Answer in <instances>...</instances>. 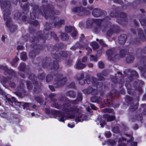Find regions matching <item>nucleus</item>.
I'll return each mask as SVG.
<instances>
[{
	"label": "nucleus",
	"mask_w": 146,
	"mask_h": 146,
	"mask_svg": "<svg viewBox=\"0 0 146 146\" xmlns=\"http://www.w3.org/2000/svg\"><path fill=\"white\" fill-rule=\"evenodd\" d=\"M52 26V24L51 23L46 22L44 26V34H42V31H38L36 33V34H38L37 36H34L32 37L30 40V42L32 44L30 46L34 49L31 50L29 53V58H34L39 54L41 50L46 47L43 44L45 42L48 35V33L45 35L44 34L45 31H48L51 29Z\"/></svg>",
	"instance_id": "1"
},
{
	"label": "nucleus",
	"mask_w": 146,
	"mask_h": 146,
	"mask_svg": "<svg viewBox=\"0 0 146 146\" xmlns=\"http://www.w3.org/2000/svg\"><path fill=\"white\" fill-rule=\"evenodd\" d=\"M52 56L54 59L56 60H54L52 63L50 62L51 61V59L47 57H46L45 58L42 59V66L44 68H46L47 69H58L59 67L58 63L59 60L61 58H67L68 56V54L67 51H60L58 54L57 52L52 54L51 52Z\"/></svg>",
	"instance_id": "2"
},
{
	"label": "nucleus",
	"mask_w": 146,
	"mask_h": 146,
	"mask_svg": "<svg viewBox=\"0 0 146 146\" xmlns=\"http://www.w3.org/2000/svg\"><path fill=\"white\" fill-rule=\"evenodd\" d=\"M47 70L54 69L53 72H51L50 74L47 75L46 77V81L47 82L51 81L53 79V76H56L54 78V81L56 83H54L55 87L56 88H59L63 86L67 82V77H63V75L62 74H59L56 70L57 69H48L46 68H44Z\"/></svg>",
	"instance_id": "3"
},
{
	"label": "nucleus",
	"mask_w": 146,
	"mask_h": 146,
	"mask_svg": "<svg viewBox=\"0 0 146 146\" xmlns=\"http://www.w3.org/2000/svg\"><path fill=\"white\" fill-rule=\"evenodd\" d=\"M63 110L66 112L67 114H70L68 116L69 118L73 119L76 117L75 120L77 122L83 121L87 118L86 115L81 113L78 106H73L70 108L67 106L64 108Z\"/></svg>",
	"instance_id": "4"
},
{
	"label": "nucleus",
	"mask_w": 146,
	"mask_h": 146,
	"mask_svg": "<svg viewBox=\"0 0 146 146\" xmlns=\"http://www.w3.org/2000/svg\"><path fill=\"white\" fill-rule=\"evenodd\" d=\"M40 10H39V13L40 12L41 15L44 16L46 19H47L48 17L51 19H55L56 17L54 15H59L60 14V11L54 10V7L53 6L48 4L46 5H42L40 7Z\"/></svg>",
	"instance_id": "5"
},
{
	"label": "nucleus",
	"mask_w": 146,
	"mask_h": 146,
	"mask_svg": "<svg viewBox=\"0 0 146 146\" xmlns=\"http://www.w3.org/2000/svg\"><path fill=\"white\" fill-rule=\"evenodd\" d=\"M13 0H0V6L4 9L3 14L11 13V3L13 4Z\"/></svg>",
	"instance_id": "6"
},
{
	"label": "nucleus",
	"mask_w": 146,
	"mask_h": 146,
	"mask_svg": "<svg viewBox=\"0 0 146 146\" xmlns=\"http://www.w3.org/2000/svg\"><path fill=\"white\" fill-rule=\"evenodd\" d=\"M139 21L142 26H146V18L143 19H140ZM138 35L142 41L146 40V29H144L145 36L144 35L143 30L140 28L137 29Z\"/></svg>",
	"instance_id": "7"
},
{
	"label": "nucleus",
	"mask_w": 146,
	"mask_h": 146,
	"mask_svg": "<svg viewBox=\"0 0 146 146\" xmlns=\"http://www.w3.org/2000/svg\"><path fill=\"white\" fill-rule=\"evenodd\" d=\"M45 46L48 50L52 52H53L55 50L56 52L59 49H63L64 47V44L62 42L58 44L56 43L54 46L49 44H47Z\"/></svg>",
	"instance_id": "8"
},
{
	"label": "nucleus",
	"mask_w": 146,
	"mask_h": 146,
	"mask_svg": "<svg viewBox=\"0 0 146 146\" xmlns=\"http://www.w3.org/2000/svg\"><path fill=\"white\" fill-rule=\"evenodd\" d=\"M125 100L130 105V107L129 108L130 111H134L138 108V101H137V102L135 104V103L132 102L133 100V98L128 95L126 96Z\"/></svg>",
	"instance_id": "9"
},
{
	"label": "nucleus",
	"mask_w": 146,
	"mask_h": 146,
	"mask_svg": "<svg viewBox=\"0 0 146 146\" xmlns=\"http://www.w3.org/2000/svg\"><path fill=\"white\" fill-rule=\"evenodd\" d=\"M72 11L74 13H78L79 15L82 16L85 15L86 13L88 12L86 8L82 6L74 7L72 9Z\"/></svg>",
	"instance_id": "10"
},
{
	"label": "nucleus",
	"mask_w": 146,
	"mask_h": 146,
	"mask_svg": "<svg viewBox=\"0 0 146 146\" xmlns=\"http://www.w3.org/2000/svg\"><path fill=\"white\" fill-rule=\"evenodd\" d=\"M65 101L66 102L62 104V111L64 113L66 114L67 113H66V112L63 110L64 108H65L66 107H67V106H68L69 108H70L73 106L70 107L69 105V104H71L73 105L78 104H79V102L76 99L74 100H71L68 98H65ZM74 106H75L74 105Z\"/></svg>",
	"instance_id": "11"
},
{
	"label": "nucleus",
	"mask_w": 146,
	"mask_h": 146,
	"mask_svg": "<svg viewBox=\"0 0 146 146\" xmlns=\"http://www.w3.org/2000/svg\"><path fill=\"white\" fill-rule=\"evenodd\" d=\"M119 15L121 19H117V22L121 25L126 24L128 21L126 14L125 13L121 12L119 14Z\"/></svg>",
	"instance_id": "12"
},
{
	"label": "nucleus",
	"mask_w": 146,
	"mask_h": 146,
	"mask_svg": "<svg viewBox=\"0 0 146 146\" xmlns=\"http://www.w3.org/2000/svg\"><path fill=\"white\" fill-rule=\"evenodd\" d=\"M3 14V19L6 20L5 25L8 28H10L12 25L13 24L11 17H10L11 13Z\"/></svg>",
	"instance_id": "13"
},
{
	"label": "nucleus",
	"mask_w": 146,
	"mask_h": 146,
	"mask_svg": "<svg viewBox=\"0 0 146 146\" xmlns=\"http://www.w3.org/2000/svg\"><path fill=\"white\" fill-rule=\"evenodd\" d=\"M119 95V92L116 89L111 90L107 94L108 96L110 97V100L112 102H113V101L114 98H117Z\"/></svg>",
	"instance_id": "14"
},
{
	"label": "nucleus",
	"mask_w": 146,
	"mask_h": 146,
	"mask_svg": "<svg viewBox=\"0 0 146 146\" xmlns=\"http://www.w3.org/2000/svg\"><path fill=\"white\" fill-rule=\"evenodd\" d=\"M105 13L106 12L104 10L95 8L93 10L92 14L95 17H98L105 14Z\"/></svg>",
	"instance_id": "15"
},
{
	"label": "nucleus",
	"mask_w": 146,
	"mask_h": 146,
	"mask_svg": "<svg viewBox=\"0 0 146 146\" xmlns=\"http://www.w3.org/2000/svg\"><path fill=\"white\" fill-rule=\"evenodd\" d=\"M91 83L97 88H101L103 87V83L102 82H98L97 78L94 77H92L91 78Z\"/></svg>",
	"instance_id": "16"
},
{
	"label": "nucleus",
	"mask_w": 146,
	"mask_h": 146,
	"mask_svg": "<svg viewBox=\"0 0 146 146\" xmlns=\"http://www.w3.org/2000/svg\"><path fill=\"white\" fill-rule=\"evenodd\" d=\"M54 114H56L54 116L58 117V119L59 121L63 122L64 123L65 121L64 118L65 116L63 113H62L60 110H58L57 111L55 112Z\"/></svg>",
	"instance_id": "17"
},
{
	"label": "nucleus",
	"mask_w": 146,
	"mask_h": 146,
	"mask_svg": "<svg viewBox=\"0 0 146 146\" xmlns=\"http://www.w3.org/2000/svg\"><path fill=\"white\" fill-rule=\"evenodd\" d=\"M116 52L115 48H113L107 50L106 51V54L108 59L110 60H113V58L111 56Z\"/></svg>",
	"instance_id": "18"
},
{
	"label": "nucleus",
	"mask_w": 146,
	"mask_h": 146,
	"mask_svg": "<svg viewBox=\"0 0 146 146\" xmlns=\"http://www.w3.org/2000/svg\"><path fill=\"white\" fill-rule=\"evenodd\" d=\"M106 106H108L109 107H112L113 102H112L110 99L107 98L106 101L104 100V102L101 103L100 105V107L102 108L105 107Z\"/></svg>",
	"instance_id": "19"
},
{
	"label": "nucleus",
	"mask_w": 146,
	"mask_h": 146,
	"mask_svg": "<svg viewBox=\"0 0 146 146\" xmlns=\"http://www.w3.org/2000/svg\"><path fill=\"white\" fill-rule=\"evenodd\" d=\"M131 70L129 69L128 70L129 72H130L131 75L128 77V79L130 80V82H131L133 80V77H135L137 78L139 77V75L138 73L135 71L132 70L130 71Z\"/></svg>",
	"instance_id": "20"
},
{
	"label": "nucleus",
	"mask_w": 146,
	"mask_h": 146,
	"mask_svg": "<svg viewBox=\"0 0 146 146\" xmlns=\"http://www.w3.org/2000/svg\"><path fill=\"white\" fill-rule=\"evenodd\" d=\"M127 38V36L125 34H121L118 37V42L119 44L123 45L126 42Z\"/></svg>",
	"instance_id": "21"
},
{
	"label": "nucleus",
	"mask_w": 146,
	"mask_h": 146,
	"mask_svg": "<svg viewBox=\"0 0 146 146\" xmlns=\"http://www.w3.org/2000/svg\"><path fill=\"white\" fill-rule=\"evenodd\" d=\"M65 20L64 19H60L58 21H56L54 23V27L56 28H60L62 25H64Z\"/></svg>",
	"instance_id": "22"
},
{
	"label": "nucleus",
	"mask_w": 146,
	"mask_h": 146,
	"mask_svg": "<svg viewBox=\"0 0 146 146\" xmlns=\"http://www.w3.org/2000/svg\"><path fill=\"white\" fill-rule=\"evenodd\" d=\"M143 119V114L142 113L136 114L134 117H133L131 118L132 122H134L137 120L140 121L141 123H142Z\"/></svg>",
	"instance_id": "23"
},
{
	"label": "nucleus",
	"mask_w": 146,
	"mask_h": 146,
	"mask_svg": "<svg viewBox=\"0 0 146 146\" xmlns=\"http://www.w3.org/2000/svg\"><path fill=\"white\" fill-rule=\"evenodd\" d=\"M86 67V64L81 62L80 59L77 60L75 65V68L78 69H82Z\"/></svg>",
	"instance_id": "24"
},
{
	"label": "nucleus",
	"mask_w": 146,
	"mask_h": 146,
	"mask_svg": "<svg viewBox=\"0 0 146 146\" xmlns=\"http://www.w3.org/2000/svg\"><path fill=\"white\" fill-rule=\"evenodd\" d=\"M28 78L29 79L32 81L33 84L37 85L38 84V82L36 80H35V79L36 78V76L34 74L32 73H30L29 74Z\"/></svg>",
	"instance_id": "25"
},
{
	"label": "nucleus",
	"mask_w": 146,
	"mask_h": 146,
	"mask_svg": "<svg viewBox=\"0 0 146 146\" xmlns=\"http://www.w3.org/2000/svg\"><path fill=\"white\" fill-rule=\"evenodd\" d=\"M135 59V57L132 54H129L126 57L125 60L127 64H130L133 62Z\"/></svg>",
	"instance_id": "26"
},
{
	"label": "nucleus",
	"mask_w": 146,
	"mask_h": 146,
	"mask_svg": "<svg viewBox=\"0 0 146 146\" xmlns=\"http://www.w3.org/2000/svg\"><path fill=\"white\" fill-rule=\"evenodd\" d=\"M103 117L107 119L108 122H110L114 120L116 118L114 115H110L108 114H105L103 115Z\"/></svg>",
	"instance_id": "27"
},
{
	"label": "nucleus",
	"mask_w": 146,
	"mask_h": 146,
	"mask_svg": "<svg viewBox=\"0 0 146 146\" xmlns=\"http://www.w3.org/2000/svg\"><path fill=\"white\" fill-rule=\"evenodd\" d=\"M144 84V83L143 81L141 80H139L137 79L133 82V85L134 88L136 89L137 88V86H138L142 87Z\"/></svg>",
	"instance_id": "28"
},
{
	"label": "nucleus",
	"mask_w": 146,
	"mask_h": 146,
	"mask_svg": "<svg viewBox=\"0 0 146 146\" xmlns=\"http://www.w3.org/2000/svg\"><path fill=\"white\" fill-rule=\"evenodd\" d=\"M38 83L37 85L33 84L35 86L33 90V92L35 94H39L41 91V86H42V84L40 83V85H38Z\"/></svg>",
	"instance_id": "29"
},
{
	"label": "nucleus",
	"mask_w": 146,
	"mask_h": 146,
	"mask_svg": "<svg viewBox=\"0 0 146 146\" xmlns=\"http://www.w3.org/2000/svg\"><path fill=\"white\" fill-rule=\"evenodd\" d=\"M5 98L7 101L10 104H13V102L15 103H17L18 104H21V102H17V100L14 98L12 97L11 98H8L7 96H6Z\"/></svg>",
	"instance_id": "30"
},
{
	"label": "nucleus",
	"mask_w": 146,
	"mask_h": 146,
	"mask_svg": "<svg viewBox=\"0 0 146 146\" xmlns=\"http://www.w3.org/2000/svg\"><path fill=\"white\" fill-rule=\"evenodd\" d=\"M3 69L8 74L11 76H15L16 73L13 70L9 69L6 66L4 67Z\"/></svg>",
	"instance_id": "31"
},
{
	"label": "nucleus",
	"mask_w": 146,
	"mask_h": 146,
	"mask_svg": "<svg viewBox=\"0 0 146 146\" xmlns=\"http://www.w3.org/2000/svg\"><path fill=\"white\" fill-rule=\"evenodd\" d=\"M66 96L72 98H75L76 97V93L73 90H69L66 93Z\"/></svg>",
	"instance_id": "32"
},
{
	"label": "nucleus",
	"mask_w": 146,
	"mask_h": 146,
	"mask_svg": "<svg viewBox=\"0 0 146 146\" xmlns=\"http://www.w3.org/2000/svg\"><path fill=\"white\" fill-rule=\"evenodd\" d=\"M83 47V45L82 44H81L79 42H77L75 45L72 46L70 49L73 51H74L78 48H80Z\"/></svg>",
	"instance_id": "33"
},
{
	"label": "nucleus",
	"mask_w": 146,
	"mask_h": 146,
	"mask_svg": "<svg viewBox=\"0 0 146 146\" xmlns=\"http://www.w3.org/2000/svg\"><path fill=\"white\" fill-rule=\"evenodd\" d=\"M139 68L142 72L143 76L146 78V64L144 65L143 66L139 67Z\"/></svg>",
	"instance_id": "34"
},
{
	"label": "nucleus",
	"mask_w": 146,
	"mask_h": 146,
	"mask_svg": "<svg viewBox=\"0 0 146 146\" xmlns=\"http://www.w3.org/2000/svg\"><path fill=\"white\" fill-rule=\"evenodd\" d=\"M51 106L53 108H56L58 109H61L62 110V105H61L58 104L56 102H53L51 104Z\"/></svg>",
	"instance_id": "35"
},
{
	"label": "nucleus",
	"mask_w": 146,
	"mask_h": 146,
	"mask_svg": "<svg viewBox=\"0 0 146 146\" xmlns=\"http://www.w3.org/2000/svg\"><path fill=\"white\" fill-rule=\"evenodd\" d=\"M37 11L36 9H33L31 10L30 17L32 19H34L36 18Z\"/></svg>",
	"instance_id": "36"
},
{
	"label": "nucleus",
	"mask_w": 146,
	"mask_h": 146,
	"mask_svg": "<svg viewBox=\"0 0 146 146\" xmlns=\"http://www.w3.org/2000/svg\"><path fill=\"white\" fill-rule=\"evenodd\" d=\"M19 60V58L17 56H16L11 62V64L12 66L14 67H17L18 65L17 62Z\"/></svg>",
	"instance_id": "37"
},
{
	"label": "nucleus",
	"mask_w": 146,
	"mask_h": 146,
	"mask_svg": "<svg viewBox=\"0 0 146 146\" xmlns=\"http://www.w3.org/2000/svg\"><path fill=\"white\" fill-rule=\"evenodd\" d=\"M127 50L125 49H121L119 52V56L120 58H124L126 54Z\"/></svg>",
	"instance_id": "38"
},
{
	"label": "nucleus",
	"mask_w": 146,
	"mask_h": 146,
	"mask_svg": "<svg viewBox=\"0 0 146 146\" xmlns=\"http://www.w3.org/2000/svg\"><path fill=\"white\" fill-rule=\"evenodd\" d=\"M111 28L113 30L114 33L117 34L120 31V28L117 25H113L111 26Z\"/></svg>",
	"instance_id": "39"
},
{
	"label": "nucleus",
	"mask_w": 146,
	"mask_h": 146,
	"mask_svg": "<svg viewBox=\"0 0 146 146\" xmlns=\"http://www.w3.org/2000/svg\"><path fill=\"white\" fill-rule=\"evenodd\" d=\"M26 68V64L24 62H21L18 67V69L19 70L22 72H24Z\"/></svg>",
	"instance_id": "40"
},
{
	"label": "nucleus",
	"mask_w": 146,
	"mask_h": 146,
	"mask_svg": "<svg viewBox=\"0 0 146 146\" xmlns=\"http://www.w3.org/2000/svg\"><path fill=\"white\" fill-rule=\"evenodd\" d=\"M60 38L62 40L66 41L68 39L69 36L66 33H63L61 35Z\"/></svg>",
	"instance_id": "41"
},
{
	"label": "nucleus",
	"mask_w": 146,
	"mask_h": 146,
	"mask_svg": "<svg viewBox=\"0 0 146 146\" xmlns=\"http://www.w3.org/2000/svg\"><path fill=\"white\" fill-rule=\"evenodd\" d=\"M11 80V78L9 77H3L1 81L3 84H5L7 83H8L9 82L10 80Z\"/></svg>",
	"instance_id": "42"
},
{
	"label": "nucleus",
	"mask_w": 146,
	"mask_h": 146,
	"mask_svg": "<svg viewBox=\"0 0 146 146\" xmlns=\"http://www.w3.org/2000/svg\"><path fill=\"white\" fill-rule=\"evenodd\" d=\"M93 96L90 98V100L92 102H97L99 103L100 102V98L95 95H93Z\"/></svg>",
	"instance_id": "43"
},
{
	"label": "nucleus",
	"mask_w": 146,
	"mask_h": 146,
	"mask_svg": "<svg viewBox=\"0 0 146 146\" xmlns=\"http://www.w3.org/2000/svg\"><path fill=\"white\" fill-rule=\"evenodd\" d=\"M65 30L67 33H70L75 29L73 27L71 26H66L65 27Z\"/></svg>",
	"instance_id": "44"
},
{
	"label": "nucleus",
	"mask_w": 146,
	"mask_h": 146,
	"mask_svg": "<svg viewBox=\"0 0 146 146\" xmlns=\"http://www.w3.org/2000/svg\"><path fill=\"white\" fill-rule=\"evenodd\" d=\"M103 19H93V21L97 25V26H101V23L103 21Z\"/></svg>",
	"instance_id": "45"
},
{
	"label": "nucleus",
	"mask_w": 146,
	"mask_h": 146,
	"mask_svg": "<svg viewBox=\"0 0 146 146\" xmlns=\"http://www.w3.org/2000/svg\"><path fill=\"white\" fill-rule=\"evenodd\" d=\"M58 110H50L48 108H46L45 112L47 114H51L55 116L56 114H54V113L56 111H57Z\"/></svg>",
	"instance_id": "46"
},
{
	"label": "nucleus",
	"mask_w": 146,
	"mask_h": 146,
	"mask_svg": "<svg viewBox=\"0 0 146 146\" xmlns=\"http://www.w3.org/2000/svg\"><path fill=\"white\" fill-rule=\"evenodd\" d=\"M93 88L91 86H89L87 88L84 89L83 92L84 93L88 94H93L92 92Z\"/></svg>",
	"instance_id": "47"
},
{
	"label": "nucleus",
	"mask_w": 146,
	"mask_h": 146,
	"mask_svg": "<svg viewBox=\"0 0 146 146\" xmlns=\"http://www.w3.org/2000/svg\"><path fill=\"white\" fill-rule=\"evenodd\" d=\"M28 23L31 25H32L34 27L37 26L38 24V22L36 20L34 21H28Z\"/></svg>",
	"instance_id": "48"
},
{
	"label": "nucleus",
	"mask_w": 146,
	"mask_h": 146,
	"mask_svg": "<svg viewBox=\"0 0 146 146\" xmlns=\"http://www.w3.org/2000/svg\"><path fill=\"white\" fill-rule=\"evenodd\" d=\"M17 26L16 25L13 24L11 26L10 28H9V31L12 32L13 33L15 31L17 30Z\"/></svg>",
	"instance_id": "49"
},
{
	"label": "nucleus",
	"mask_w": 146,
	"mask_h": 146,
	"mask_svg": "<svg viewBox=\"0 0 146 146\" xmlns=\"http://www.w3.org/2000/svg\"><path fill=\"white\" fill-rule=\"evenodd\" d=\"M22 14L21 13L17 12L15 13L14 15V18L17 20H20L21 18Z\"/></svg>",
	"instance_id": "50"
},
{
	"label": "nucleus",
	"mask_w": 146,
	"mask_h": 146,
	"mask_svg": "<svg viewBox=\"0 0 146 146\" xmlns=\"http://www.w3.org/2000/svg\"><path fill=\"white\" fill-rule=\"evenodd\" d=\"M141 40H142L141 39L139 38H136L133 40L132 43L133 44L138 45L141 43Z\"/></svg>",
	"instance_id": "51"
},
{
	"label": "nucleus",
	"mask_w": 146,
	"mask_h": 146,
	"mask_svg": "<svg viewBox=\"0 0 146 146\" xmlns=\"http://www.w3.org/2000/svg\"><path fill=\"white\" fill-rule=\"evenodd\" d=\"M91 46L94 50H96L99 47V45L96 42H94L92 43Z\"/></svg>",
	"instance_id": "52"
},
{
	"label": "nucleus",
	"mask_w": 146,
	"mask_h": 146,
	"mask_svg": "<svg viewBox=\"0 0 146 146\" xmlns=\"http://www.w3.org/2000/svg\"><path fill=\"white\" fill-rule=\"evenodd\" d=\"M108 24H107L106 23L102 25H101V31L103 32H105L106 31L108 27Z\"/></svg>",
	"instance_id": "53"
},
{
	"label": "nucleus",
	"mask_w": 146,
	"mask_h": 146,
	"mask_svg": "<svg viewBox=\"0 0 146 146\" xmlns=\"http://www.w3.org/2000/svg\"><path fill=\"white\" fill-rule=\"evenodd\" d=\"M79 102L81 101L83 99L82 94L81 92H78L76 99Z\"/></svg>",
	"instance_id": "54"
},
{
	"label": "nucleus",
	"mask_w": 146,
	"mask_h": 146,
	"mask_svg": "<svg viewBox=\"0 0 146 146\" xmlns=\"http://www.w3.org/2000/svg\"><path fill=\"white\" fill-rule=\"evenodd\" d=\"M21 102V104H19V106L20 107L21 105H22V104H23V107L24 109L26 108L27 109V108H29V105L30 104L28 103H24L23 102Z\"/></svg>",
	"instance_id": "55"
},
{
	"label": "nucleus",
	"mask_w": 146,
	"mask_h": 146,
	"mask_svg": "<svg viewBox=\"0 0 146 146\" xmlns=\"http://www.w3.org/2000/svg\"><path fill=\"white\" fill-rule=\"evenodd\" d=\"M21 59L25 61L27 59V53L25 52H23L21 53Z\"/></svg>",
	"instance_id": "56"
},
{
	"label": "nucleus",
	"mask_w": 146,
	"mask_h": 146,
	"mask_svg": "<svg viewBox=\"0 0 146 146\" xmlns=\"http://www.w3.org/2000/svg\"><path fill=\"white\" fill-rule=\"evenodd\" d=\"M55 96V94L54 93H50L48 96V97L50 98L51 101L54 102L56 101V99L53 98Z\"/></svg>",
	"instance_id": "57"
},
{
	"label": "nucleus",
	"mask_w": 146,
	"mask_h": 146,
	"mask_svg": "<svg viewBox=\"0 0 146 146\" xmlns=\"http://www.w3.org/2000/svg\"><path fill=\"white\" fill-rule=\"evenodd\" d=\"M50 35L51 37L53 38L56 41L58 40V38L57 36L56 35L54 32H51L50 33Z\"/></svg>",
	"instance_id": "58"
},
{
	"label": "nucleus",
	"mask_w": 146,
	"mask_h": 146,
	"mask_svg": "<svg viewBox=\"0 0 146 146\" xmlns=\"http://www.w3.org/2000/svg\"><path fill=\"white\" fill-rule=\"evenodd\" d=\"M25 81L21 79L19 81V87H20V88L22 90L23 92H24L25 91L23 89V86H24V84L23 82V81Z\"/></svg>",
	"instance_id": "59"
},
{
	"label": "nucleus",
	"mask_w": 146,
	"mask_h": 146,
	"mask_svg": "<svg viewBox=\"0 0 146 146\" xmlns=\"http://www.w3.org/2000/svg\"><path fill=\"white\" fill-rule=\"evenodd\" d=\"M112 131L115 133H120L119 128L118 126H115L113 127L112 129Z\"/></svg>",
	"instance_id": "60"
},
{
	"label": "nucleus",
	"mask_w": 146,
	"mask_h": 146,
	"mask_svg": "<svg viewBox=\"0 0 146 146\" xmlns=\"http://www.w3.org/2000/svg\"><path fill=\"white\" fill-rule=\"evenodd\" d=\"M108 144L110 145L111 146H114L115 145L116 142L113 139H109L108 140Z\"/></svg>",
	"instance_id": "61"
},
{
	"label": "nucleus",
	"mask_w": 146,
	"mask_h": 146,
	"mask_svg": "<svg viewBox=\"0 0 146 146\" xmlns=\"http://www.w3.org/2000/svg\"><path fill=\"white\" fill-rule=\"evenodd\" d=\"M93 22L92 20L90 19H88L86 22V25L87 27H90L92 26Z\"/></svg>",
	"instance_id": "62"
},
{
	"label": "nucleus",
	"mask_w": 146,
	"mask_h": 146,
	"mask_svg": "<svg viewBox=\"0 0 146 146\" xmlns=\"http://www.w3.org/2000/svg\"><path fill=\"white\" fill-rule=\"evenodd\" d=\"M101 26H95L94 29V31L95 33L96 34L98 33L100 31H101Z\"/></svg>",
	"instance_id": "63"
},
{
	"label": "nucleus",
	"mask_w": 146,
	"mask_h": 146,
	"mask_svg": "<svg viewBox=\"0 0 146 146\" xmlns=\"http://www.w3.org/2000/svg\"><path fill=\"white\" fill-rule=\"evenodd\" d=\"M29 4L27 3H25L23 5V9L24 11H28L29 9Z\"/></svg>",
	"instance_id": "64"
}]
</instances>
